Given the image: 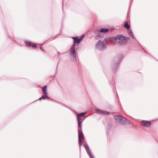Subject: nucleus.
Returning <instances> with one entry per match:
<instances>
[{
    "label": "nucleus",
    "mask_w": 158,
    "mask_h": 158,
    "mask_svg": "<svg viewBox=\"0 0 158 158\" xmlns=\"http://www.w3.org/2000/svg\"><path fill=\"white\" fill-rule=\"evenodd\" d=\"M84 146L86 151L87 152H88L89 154V155L90 158H94L93 155L92 154L90 150L88 145H87V146H86L85 145H84Z\"/></svg>",
    "instance_id": "8"
},
{
    "label": "nucleus",
    "mask_w": 158,
    "mask_h": 158,
    "mask_svg": "<svg viewBox=\"0 0 158 158\" xmlns=\"http://www.w3.org/2000/svg\"><path fill=\"white\" fill-rule=\"evenodd\" d=\"M106 40H105V41ZM105 41L99 40L96 44V47L97 48L100 50L104 49L105 48L106 44Z\"/></svg>",
    "instance_id": "2"
},
{
    "label": "nucleus",
    "mask_w": 158,
    "mask_h": 158,
    "mask_svg": "<svg viewBox=\"0 0 158 158\" xmlns=\"http://www.w3.org/2000/svg\"><path fill=\"white\" fill-rule=\"evenodd\" d=\"M86 112H83L77 115L78 116H79L80 117H83L86 114Z\"/></svg>",
    "instance_id": "15"
},
{
    "label": "nucleus",
    "mask_w": 158,
    "mask_h": 158,
    "mask_svg": "<svg viewBox=\"0 0 158 158\" xmlns=\"http://www.w3.org/2000/svg\"><path fill=\"white\" fill-rule=\"evenodd\" d=\"M78 129H81V130H82L81 127H82V124H81V122H78Z\"/></svg>",
    "instance_id": "16"
},
{
    "label": "nucleus",
    "mask_w": 158,
    "mask_h": 158,
    "mask_svg": "<svg viewBox=\"0 0 158 158\" xmlns=\"http://www.w3.org/2000/svg\"><path fill=\"white\" fill-rule=\"evenodd\" d=\"M69 54L72 60H75L76 59L74 44L69 49Z\"/></svg>",
    "instance_id": "3"
},
{
    "label": "nucleus",
    "mask_w": 158,
    "mask_h": 158,
    "mask_svg": "<svg viewBox=\"0 0 158 158\" xmlns=\"http://www.w3.org/2000/svg\"><path fill=\"white\" fill-rule=\"evenodd\" d=\"M25 43L27 45V46L28 47H31V42L30 41H26Z\"/></svg>",
    "instance_id": "12"
},
{
    "label": "nucleus",
    "mask_w": 158,
    "mask_h": 158,
    "mask_svg": "<svg viewBox=\"0 0 158 158\" xmlns=\"http://www.w3.org/2000/svg\"><path fill=\"white\" fill-rule=\"evenodd\" d=\"M98 36V35H97V36H96V37H95V38H96V39H97V37Z\"/></svg>",
    "instance_id": "25"
},
{
    "label": "nucleus",
    "mask_w": 158,
    "mask_h": 158,
    "mask_svg": "<svg viewBox=\"0 0 158 158\" xmlns=\"http://www.w3.org/2000/svg\"><path fill=\"white\" fill-rule=\"evenodd\" d=\"M84 36V35H83L82 37H81L80 39H77V41H76V43L77 44L79 43L80 42L81 40H82L83 37Z\"/></svg>",
    "instance_id": "17"
},
{
    "label": "nucleus",
    "mask_w": 158,
    "mask_h": 158,
    "mask_svg": "<svg viewBox=\"0 0 158 158\" xmlns=\"http://www.w3.org/2000/svg\"><path fill=\"white\" fill-rule=\"evenodd\" d=\"M43 97V99H49V98L48 97H44V96H42Z\"/></svg>",
    "instance_id": "21"
},
{
    "label": "nucleus",
    "mask_w": 158,
    "mask_h": 158,
    "mask_svg": "<svg viewBox=\"0 0 158 158\" xmlns=\"http://www.w3.org/2000/svg\"><path fill=\"white\" fill-rule=\"evenodd\" d=\"M110 39L114 42L119 46H122L125 44L126 43V41L128 40L129 38L125 37L121 35H118L115 37H111Z\"/></svg>",
    "instance_id": "1"
},
{
    "label": "nucleus",
    "mask_w": 158,
    "mask_h": 158,
    "mask_svg": "<svg viewBox=\"0 0 158 158\" xmlns=\"http://www.w3.org/2000/svg\"><path fill=\"white\" fill-rule=\"evenodd\" d=\"M128 34L133 39H134L135 37L133 35V33L131 31H128Z\"/></svg>",
    "instance_id": "13"
},
{
    "label": "nucleus",
    "mask_w": 158,
    "mask_h": 158,
    "mask_svg": "<svg viewBox=\"0 0 158 158\" xmlns=\"http://www.w3.org/2000/svg\"><path fill=\"white\" fill-rule=\"evenodd\" d=\"M122 55H120V57L119 58V61H120V60H121L122 59Z\"/></svg>",
    "instance_id": "23"
},
{
    "label": "nucleus",
    "mask_w": 158,
    "mask_h": 158,
    "mask_svg": "<svg viewBox=\"0 0 158 158\" xmlns=\"http://www.w3.org/2000/svg\"><path fill=\"white\" fill-rule=\"evenodd\" d=\"M57 102L58 103H59L61 106H64L66 107H68L66 106L64 104H63L59 102Z\"/></svg>",
    "instance_id": "20"
},
{
    "label": "nucleus",
    "mask_w": 158,
    "mask_h": 158,
    "mask_svg": "<svg viewBox=\"0 0 158 158\" xmlns=\"http://www.w3.org/2000/svg\"><path fill=\"white\" fill-rule=\"evenodd\" d=\"M115 119L117 121L119 122L120 120L122 119V116L120 115H115L114 117Z\"/></svg>",
    "instance_id": "9"
},
{
    "label": "nucleus",
    "mask_w": 158,
    "mask_h": 158,
    "mask_svg": "<svg viewBox=\"0 0 158 158\" xmlns=\"http://www.w3.org/2000/svg\"><path fill=\"white\" fill-rule=\"evenodd\" d=\"M47 86L46 85L44 86L42 89V91L43 92L44 94L46 95H48L47 91Z\"/></svg>",
    "instance_id": "10"
},
{
    "label": "nucleus",
    "mask_w": 158,
    "mask_h": 158,
    "mask_svg": "<svg viewBox=\"0 0 158 158\" xmlns=\"http://www.w3.org/2000/svg\"><path fill=\"white\" fill-rule=\"evenodd\" d=\"M77 119L78 122H81L80 121V120H81V117H79V116H78L77 115Z\"/></svg>",
    "instance_id": "19"
},
{
    "label": "nucleus",
    "mask_w": 158,
    "mask_h": 158,
    "mask_svg": "<svg viewBox=\"0 0 158 158\" xmlns=\"http://www.w3.org/2000/svg\"><path fill=\"white\" fill-rule=\"evenodd\" d=\"M78 135L79 144L80 145L82 144V142L81 139H84V135L81 129H78Z\"/></svg>",
    "instance_id": "4"
},
{
    "label": "nucleus",
    "mask_w": 158,
    "mask_h": 158,
    "mask_svg": "<svg viewBox=\"0 0 158 158\" xmlns=\"http://www.w3.org/2000/svg\"><path fill=\"white\" fill-rule=\"evenodd\" d=\"M40 49H41V50H42V49L41 48H40Z\"/></svg>",
    "instance_id": "26"
},
{
    "label": "nucleus",
    "mask_w": 158,
    "mask_h": 158,
    "mask_svg": "<svg viewBox=\"0 0 158 158\" xmlns=\"http://www.w3.org/2000/svg\"><path fill=\"white\" fill-rule=\"evenodd\" d=\"M95 111L97 113L99 114L102 115H108L109 114V113L108 112L104 111L98 109H96Z\"/></svg>",
    "instance_id": "6"
},
{
    "label": "nucleus",
    "mask_w": 158,
    "mask_h": 158,
    "mask_svg": "<svg viewBox=\"0 0 158 158\" xmlns=\"http://www.w3.org/2000/svg\"><path fill=\"white\" fill-rule=\"evenodd\" d=\"M42 99H43V97H42H42H41V98H39V100H41Z\"/></svg>",
    "instance_id": "24"
},
{
    "label": "nucleus",
    "mask_w": 158,
    "mask_h": 158,
    "mask_svg": "<svg viewBox=\"0 0 158 158\" xmlns=\"http://www.w3.org/2000/svg\"><path fill=\"white\" fill-rule=\"evenodd\" d=\"M109 30V29H106L104 28L101 29L100 30V32L101 33L104 32L105 33Z\"/></svg>",
    "instance_id": "11"
},
{
    "label": "nucleus",
    "mask_w": 158,
    "mask_h": 158,
    "mask_svg": "<svg viewBox=\"0 0 158 158\" xmlns=\"http://www.w3.org/2000/svg\"><path fill=\"white\" fill-rule=\"evenodd\" d=\"M36 45L35 44H33L32 45V47L33 48H36Z\"/></svg>",
    "instance_id": "22"
},
{
    "label": "nucleus",
    "mask_w": 158,
    "mask_h": 158,
    "mask_svg": "<svg viewBox=\"0 0 158 158\" xmlns=\"http://www.w3.org/2000/svg\"><path fill=\"white\" fill-rule=\"evenodd\" d=\"M72 38L73 39L74 43H75L76 42V41H77V37H73Z\"/></svg>",
    "instance_id": "18"
},
{
    "label": "nucleus",
    "mask_w": 158,
    "mask_h": 158,
    "mask_svg": "<svg viewBox=\"0 0 158 158\" xmlns=\"http://www.w3.org/2000/svg\"><path fill=\"white\" fill-rule=\"evenodd\" d=\"M122 120H120L119 123L121 124H127L130 123V121L122 116Z\"/></svg>",
    "instance_id": "5"
},
{
    "label": "nucleus",
    "mask_w": 158,
    "mask_h": 158,
    "mask_svg": "<svg viewBox=\"0 0 158 158\" xmlns=\"http://www.w3.org/2000/svg\"><path fill=\"white\" fill-rule=\"evenodd\" d=\"M140 124L142 126L149 127L151 125V123L149 121H142L140 123Z\"/></svg>",
    "instance_id": "7"
},
{
    "label": "nucleus",
    "mask_w": 158,
    "mask_h": 158,
    "mask_svg": "<svg viewBox=\"0 0 158 158\" xmlns=\"http://www.w3.org/2000/svg\"><path fill=\"white\" fill-rule=\"evenodd\" d=\"M124 27L127 29H129L130 27L129 25L128 24L127 22L126 23L124 24Z\"/></svg>",
    "instance_id": "14"
}]
</instances>
